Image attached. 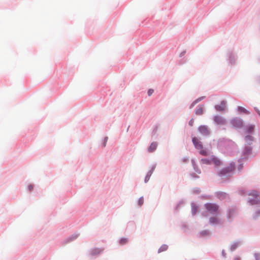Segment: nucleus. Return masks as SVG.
I'll return each instance as SVG.
<instances>
[{"instance_id": "1", "label": "nucleus", "mask_w": 260, "mask_h": 260, "mask_svg": "<svg viewBox=\"0 0 260 260\" xmlns=\"http://www.w3.org/2000/svg\"><path fill=\"white\" fill-rule=\"evenodd\" d=\"M249 196L252 197V198H249V202L252 205H256L255 207V213L254 217L255 218L260 216V194L256 190H253L249 193Z\"/></svg>"}, {"instance_id": "2", "label": "nucleus", "mask_w": 260, "mask_h": 260, "mask_svg": "<svg viewBox=\"0 0 260 260\" xmlns=\"http://www.w3.org/2000/svg\"><path fill=\"white\" fill-rule=\"evenodd\" d=\"M206 210L212 214H217L218 213L219 206L213 203H207L205 204Z\"/></svg>"}, {"instance_id": "3", "label": "nucleus", "mask_w": 260, "mask_h": 260, "mask_svg": "<svg viewBox=\"0 0 260 260\" xmlns=\"http://www.w3.org/2000/svg\"><path fill=\"white\" fill-rule=\"evenodd\" d=\"M235 169V165L233 164H231L230 166L227 168H225L221 170L219 173V175L220 176H222L228 173H230L233 171Z\"/></svg>"}, {"instance_id": "4", "label": "nucleus", "mask_w": 260, "mask_h": 260, "mask_svg": "<svg viewBox=\"0 0 260 260\" xmlns=\"http://www.w3.org/2000/svg\"><path fill=\"white\" fill-rule=\"evenodd\" d=\"M215 107L218 111H223L226 109V102L222 101L219 105H216Z\"/></svg>"}, {"instance_id": "5", "label": "nucleus", "mask_w": 260, "mask_h": 260, "mask_svg": "<svg viewBox=\"0 0 260 260\" xmlns=\"http://www.w3.org/2000/svg\"><path fill=\"white\" fill-rule=\"evenodd\" d=\"M232 123L236 127H241L243 124L242 120L238 118L232 120Z\"/></svg>"}, {"instance_id": "6", "label": "nucleus", "mask_w": 260, "mask_h": 260, "mask_svg": "<svg viewBox=\"0 0 260 260\" xmlns=\"http://www.w3.org/2000/svg\"><path fill=\"white\" fill-rule=\"evenodd\" d=\"M199 132L203 135H208L209 134V131L208 127L205 125L200 126L198 128Z\"/></svg>"}, {"instance_id": "7", "label": "nucleus", "mask_w": 260, "mask_h": 260, "mask_svg": "<svg viewBox=\"0 0 260 260\" xmlns=\"http://www.w3.org/2000/svg\"><path fill=\"white\" fill-rule=\"evenodd\" d=\"M192 142L196 148L198 150L202 149L203 148V146L201 142H200L197 138L194 137L192 138Z\"/></svg>"}, {"instance_id": "8", "label": "nucleus", "mask_w": 260, "mask_h": 260, "mask_svg": "<svg viewBox=\"0 0 260 260\" xmlns=\"http://www.w3.org/2000/svg\"><path fill=\"white\" fill-rule=\"evenodd\" d=\"M237 215V211L235 209H230L228 213V218L229 220L232 219Z\"/></svg>"}, {"instance_id": "9", "label": "nucleus", "mask_w": 260, "mask_h": 260, "mask_svg": "<svg viewBox=\"0 0 260 260\" xmlns=\"http://www.w3.org/2000/svg\"><path fill=\"white\" fill-rule=\"evenodd\" d=\"M211 161L212 164H214L215 167H219L222 164L221 161L214 156L211 157Z\"/></svg>"}, {"instance_id": "10", "label": "nucleus", "mask_w": 260, "mask_h": 260, "mask_svg": "<svg viewBox=\"0 0 260 260\" xmlns=\"http://www.w3.org/2000/svg\"><path fill=\"white\" fill-rule=\"evenodd\" d=\"M209 221L210 223L213 224H220L222 223L221 220L217 217H212L210 218Z\"/></svg>"}, {"instance_id": "11", "label": "nucleus", "mask_w": 260, "mask_h": 260, "mask_svg": "<svg viewBox=\"0 0 260 260\" xmlns=\"http://www.w3.org/2000/svg\"><path fill=\"white\" fill-rule=\"evenodd\" d=\"M157 146V144L156 142H152L148 147V151L149 152H153L156 150Z\"/></svg>"}, {"instance_id": "12", "label": "nucleus", "mask_w": 260, "mask_h": 260, "mask_svg": "<svg viewBox=\"0 0 260 260\" xmlns=\"http://www.w3.org/2000/svg\"><path fill=\"white\" fill-rule=\"evenodd\" d=\"M214 120L217 124H223L224 122V120L219 116H215Z\"/></svg>"}, {"instance_id": "13", "label": "nucleus", "mask_w": 260, "mask_h": 260, "mask_svg": "<svg viewBox=\"0 0 260 260\" xmlns=\"http://www.w3.org/2000/svg\"><path fill=\"white\" fill-rule=\"evenodd\" d=\"M238 111L239 112L243 113H245L246 114H249V112L248 111H247L244 107H241V106H239L238 108Z\"/></svg>"}, {"instance_id": "14", "label": "nucleus", "mask_w": 260, "mask_h": 260, "mask_svg": "<svg viewBox=\"0 0 260 260\" xmlns=\"http://www.w3.org/2000/svg\"><path fill=\"white\" fill-rule=\"evenodd\" d=\"M201 161L203 164H206V165L212 164L211 157L209 159H208V158L202 159Z\"/></svg>"}, {"instance_id": "15", "label": "nucleus", "mask_w": 260, "mask_h": 260, "mask_svg": "<svg viewBox=\"0 0 260 260\" xmlns=\"http://www.w3.org/2000/svg\"><path fill=\"white\" fill-rule=\"evenodd\" d=\"M254 128V125H249L246 128V132L247 133H251L253 131Z\"/></svg>"}, {"instance_id": "16", "label": "nucleus", "mask_w": 260, "mask_h": 260, "mask_svg": "<svg viewBox=\"0 0 260 260\" xmlns=\"http://www.w3.org/2000/svg\"><path fill=\"white\" fill-rule=\"evenodd\" d=\"M168 249V246L166 245H162L158 249V252H161L166 251Z\"/></svg>"}, {"instance_id": "17", "label": "nucleus", "mask_w": 260, "mask_h": 260, "mask_svg": "<svg viewBox=\"0 0 260 260\" xmlns=\"http://www.w3.org/2000/svg\"><path fill=\"white\" fill-rule=\"evenodd\" d=\"M200 150V153L202 155H204V156H207L208 155V152L207 151V150H205V149H203V148L202 149H199Z\"/></svg>"}, {"instance_id": "18", "label": "nucleus", "mask_w": 260, "mask_h": 260, "mask_svg": "<svg viewBox=\"0 0 260 260\" xmlns=\"http://www.w3.org/2000/svg\"><path fill=\"white\" fill-rule=\"evenodd\" d=\"M203 113V109L202 107H200L196 110V113L198 115H201Z\"/></svg>"}, {"instance_id": "19", "label": "nucleus", "mask_w": 260, "mask_h": 260, "mask_svg": "<svg viewBox=\"0 0 260 260\" xmlns=\"http://www.w3.org/2000/svg\"><path fill=\"white\" fill-rule=\"evenodd\" d=\"M218 197L219 199H222L226 197V194L224 192H219L218 194Z\"/></svg>"}, {"instance_id": "20", "label": "nucleus", "mask_w": 260, "mask_h": 260, "mask_svg": "<svg viewBox=\"0 0 260 260\" xmlns=\"http://www.w3.org/2000/svg\"><path fill=\"white\" fill-rule=\"evenodd\" d=\"M128 242V240L126 238H122L121 239V240H120V244L121 245H124L126 243H127Z\"/></svg>"}, {"instance_id": "21", "label": "nucleus", "mask_w": 260, "mask_h": 260, "mask_svg": "<svg viewBox=\"0 0 260 260\" xmlns=\"http://www.w3.org/2000/svg\"><path fill=\"white\" fill-rule=\"evenodd\" d=\"M102 250L99 249H95L92 251V253L93 254H96L100 253Z\"/></svg>"}, {"instance_id": "22", "label": "nucleus", "mask_w": 260, "mask_h": 260, "mask_svg": "<svg viewBox=\"0 0 260 260\" xmlns=\"http://www.w3.org/2000/svg\"><path fill=\"white\" fill-rule=\"evenodd\" d=\"M144 203V199L143 198H141L139 199L138 201V204L139 205L141 206Z\"/></svg>"}, {"instance_id": "23", "label": "nucleus", "mask_w": 260, "mask_h": 260, "mask_svg": "<svg viewBox=\"0 0 260 260\" xmlns=\"http://www.w3.org/2000/svg\"><path fill=\"white\" fill-rule=\"evenodd\" d=\"M154 90L152 89H149L148 91V95L150 96L153 92Z\"/></svg>"}, {"instance_id": "24", "label": "nucleus", "mask_w": 260, "mask_h": 260, "mask_svg": "<svg viewBox=\"0 0 260 260\" xmlns=\"http://www.w3.org/2000/svg\"><path fill=\"white\" fill-rule=\"evenodd\" d=\"M193 123H194V120L193 119H191L189 121V125L190 126H193Z\"/></svg>"}, {"instance_id": "25", "label": "nucleus", "mask_w": 260, "mask_h": 260, "mask_svg": "<svg viewBox=\"0 0 260 260\" xmlns=\"http://www.w3.org/2000/svg\"><path fill=\"white\" fill-rule=\"evenodd\" d=\"M245 139L246 140V141H248V140L251 141L252 137L250 136H247L245 137Z\"/></svg>"}, {"instance_id": "26", "label": "nucleus", "mask_w": 260, "mask_h": 260, "mask_svg": "<svg viewBox=\"0 0 260 260\" xmlns=\"http://www.w3.org/2000/svg\"><path fill=\"white\" fill-rule=\"evenodd\" d=\"M197 210V208L196 207H192V212H193V214H195L196 211Z\"/></svg>"}, {"instance_id": "27", "label": "nucleus", "mask_w": 260, "mask_h": 260, "mask_svg": "<svg viewBox=\"0 0 260 260\" xmlns=\"http://www.w3.org/2000/svg\"><path fill=\"white\" fill-rule=\"evenodd\" d=\"M150 175H151V174H150V175H149L148 174V175L146 176L145 180V182L148 181V180L149 179V178H150Z\"/></svg>"}, {"instance_id": "28", "label": "nucleus", "mask_w": 260, "mask_h": 260, "mask_svg": "<svg viewBox=\"0 0 260 260\" xmlns=\"http://www.w3.org/2000/svg\"><path fill=\"white\" fill-rule=\"evenodd\" d=\"M108 140V138L107 137H106L105 138V142H104V146L105 147L106 146V142Z\"/></svg>"}, {"instance_id": "29", "label": "nucleus", "mask_w": 260, "mask_h": 260, "mask_svg": "<svg viewBox=\"0 0 260 260\" xmlns=\"http://www.w3.org/2000/svg\"><path fill=\"white\" fill-rule=\"evenodd\" d=\"M202 100V98H199L198 99H197L195 102H194V104H197L198 102H199V101H201Z\"/></svg>"}, {"instance_id": "30", "label": "nucleus", "mask_w": 260, "mask_h": 260, "mask_svg": "<svg viewBox=\"0 0 260 260\" xmlns=\"http://www.w3.org/2000/svg\"><path fill=\"white\" fill-rule=\"evenodd\" d=\"M255 257L257 260L258 259L260 260V255H259L258 254H255Z\"/></svg>"}, {"instance_id": "31", "label": "nucleus", "mask_w": 260, "mask_h": 260, "mask_svg": "<svg viewBox=\"0 0 260 260\" xmlns=\"http://www.w3.org/2000/svg\"><path fill=\"white\" fill-rule=\"evenodd\" d=\"M28 188H29V190L30 191H31V190L32 189V188H33V186H32V185H29V186H28Z\"/></svg>"}, {"instance_id": "32", "label": "nucleus", "mask_w": 260, "mask_h": 260, "mask_svg": "<svg viewBox=\"0 0 260 260\" xmlns=\"http://www.w3.org/2000/svg\"><path fill=\"white\" fill-rule=\"evenodd\" d=\"M234 260H241V259L239 257H237L234 259Z\"/></svg>"}, {"instance_id": "33", "label": "nucleus", "mask_w": 260, "mask_h": 260, "mask_svg": "<svg viewBox=\"0 0 260 260\" xmlns=\"http://www.w3.org/2000/svg\"><path fill=\"white\" fill-rule=\"evenodd\" d=\"M235 249V247H232V250H234Z\"/></svg>"}]
</instances>
